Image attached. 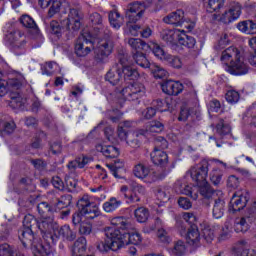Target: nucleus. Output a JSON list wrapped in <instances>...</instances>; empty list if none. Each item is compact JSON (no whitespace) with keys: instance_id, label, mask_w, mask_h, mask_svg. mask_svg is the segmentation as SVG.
<instances>
[{"instance_id":"f257e3e1","label":"nucleus","mask_w":256,"mask_h":256,"mask_svg":"<svg viewBox=\"0 0 256 256\" xmlns=\"http://www.w3.org/2000/svg\"><path fill=\"white\" fill-rule=\"evenodd\" d=\"M112 226L106 227L104 229L105 242H100L97 245V249L101 253H106V251H119L127 245H141L143 242V237L137 231L133 232H123L129 227V220L125 217H114L110 220Z\"/></svg>"},{"instance_id":"f03ea898","label":"nucleus","mask_w":256,"mask_h":256,"mask_svg":"<svg viewBox=\"0 0 256 256\" xmlns=\"http://www.w3.org/2000/svg\"><path fill=\"white\" fill-rule=\"evenodd\" d=\"M222 63H225V71L230 75H247L249 73V65L245 63V57L239 49L231 46L222 52Z\"/></svg>"},{"instance_id":"7ed1b4c3","label":"nucleus","mask_w":256,"mask_h":256,"mask_svg":"<svg viewBox=\"0 0 256 256\" xmlns=\"http://www.w3.org/2000/svg\"><path fill=\"white\" fill-rule=\"evenodd\" d=\"M133 127V122L124 121L118 125L117 135H115V129L108 126L105 129V136L114 145H117L119 141H125L130 147L136 148L139 146V140L134 139V137H141V129L136 132H129L128 129Z\"/></svg>"},{"instance_id":"20e7f679","label":"nucleus","mask_w":256,"mask_h":256,"mask_svg":"<svg viewBox=\"0 0 256 256\" xmlns=\"http://www.w3.org/2000/svg\"><path fill=\"white\" fill-rule=\"evenodd\" d=\"M207 175H209V163L204 162L201 165L193 166L188 172L187 176L191 177L192 181L197 183V187L199 188L200 195L209 199L213 195V189L209 186L207 182Z\"/></svg>"},{"instance_id":"39448f33","label":"nucleus","mask_w":256,"mask_h":256,"mask_svg":"<svg viewBox=\"0 0 256 256\" xmlns=\"http://www.w3.org/2000/svg\"><path fill=\"white\" fill-rule=\"evenodd\" d=\"M78 207L80 212L74 214L72 218V223L74 225L83 223L84 219H95L101 214L99 211V205L91 203L88 196H84L78 201Z\"/></svg>"},{"instance_id":"423d86ee","label":"nucleus","mask_w":256,"mask_h":256,"mask_svg":"<svg viewBox=\"0 0 256 256\" xmlns=\"http://www.w3.org/2000/svg\"><path fill=\"white\" fill-rule=\"evenodd\" d=\"M25 247H31L34 256H51V247L49 245L36 244L33 229L25 228L19 237Z\"/></svg>"},{"instance_id":"0eeeda50","label":"nucleus","mask_w":256,"mask_h":256,"mask_svg":"<svg viewBox=\"0 0 256 256\" xmlns=\"http://www.w3.org/2000/svg\"><path fill=\"white\" fill-rule=\"evenodd\" d=\"M128 185L129 187L127 185H122L120 187V193L123 195L126 203L128 205L139 203V201H141V198L145 196V186L133 180L128 181Z\"/></svg>"},{"instance_id":"6e6552de","label":"nucleus","mask_w":256,"mask_h":256,"mask_svg":"<svg viewBox=\"0 0 256 256\" xmlns=\"http://www.w3.org/2000/svg\"><path fill=\"white\" fill-rule=\"evenodd\" d=\"M113 41L109 38L94 39V59L96 63H105L107 57L113 53Z\"/></svg>"},{"instance_id":"1a4fd4ad","label":"nucleus","mask_w":256,"mask_h":256,"mask_svg":"<svg viewBox=\"0 0 256 256\" xmlns=\"http://www.w3.org/2000/svg\"><path fill=\"white\" fill-rule=\"evenodd\" d=\"M95 47V38L90 32L84 31L79 36L75 44V53L77 57H87Z\"/></svg>"},{"instance_id":"9d476101","label":"nucleus","mask_w":256,"mask_h":256,"mask_svg":"<svg viewBox=\"0 0 256 256\" xmlns=\"http://www.w3.org/2000/svg\"><path fill=\"white\" fill-rule=\"evenodd\" d=\"M120 97L125 101H137L145 97V85L139 82L125 85L120 91Z\"/></svg>"},{"instance_id":"9b49d317","label":"nucleus","mask_w":256,"mask_h":256,"mask_svg":"<svg viewBox=\"0 0 256 256\" xmlns=\"http://www.w3.org/2000/svg\"><path fill=\"white\" fill-rule=\"evenodd\" d=\"M133 173L137 179H140V181H143L144 183H155L157 179H161V176H159L157 172L149 169V167L142 163L134 166Z\"/></svg>"},{"instance_id":"f8f14e48","label":"nucleus","mask_w":256,"mask_h":256,"mask_svg":"<svg viewBox=\"0 0 256 256\" xmlns=\"http://www.w3.org/2000/svg\"><path fill=\"white\" fill-rule=\"evenodd\" d=\"M249 193L246 190H238L236 191L229 204V211L231 213H237V211H241V209H245L248 201Z\"/></svg>"},{"instance_id":"ddd939ff","label":"nucleus","mask_w":256,"mask_h":256,"mask_svg":"<svg viewBox=\"0 0 256 256\" xmlns=\"http://www.w3.org/2000/svg\"><path fill=\"white\" fill-rule=\"evenodd\" d=\"M178 229L180 231V235H185L186 243H188V245H191L192 247H199V243H201V233H199V228H197L196 225H191L186 234L185 225L178 224Z\"/></svg>"},{"instance_id":"4468645a","label":"nucleus","mask_w":256,"mask_h":256,"mask_svg":"<svg viewBox=\"0 0 256 256\" xmlns=\"http://www.w3.org/2000/svg\"><path fill=\"white\" fill-rule=\"evenodd\" d=\"M241 17V4L234 3L230 6V8L216 16L218 21L222 23L229 24L233 23V21H237Z\"/></svg>"},{"instance_id":"2eb2a0df","label":"nucleus","mask_w":256,"mask_h":256,"mask_svg":"<svg viewBox=\"0 0 256 256\" xmlns=\"http://www.w3.org/2000/svg\"><path fill=\"white\" fill-rule=\"evenodd\" d=\"M147 10V6L143 2H134L128 6V10L126 12V17L128 21H132L133 23H137V21L141 20V17L145 15V11Z\"/></svg>"},{"instance_id":"dca6fc26","label":"nucleus","mask_w":256,"mask_h":256,"mask_svg":"<svg viewBox=\"0 0 256 256\" xmlns=\"http://www.w3.org/2000/svg\"><path fill=\"white\" fill-rule=\"evenodd\" d=\"M83 15L75 8L70 9L68 19L62 21V25L66 27L68 31H79L81 29V18Z\"/></svg>"},{"instance_id":"f3484780","label":"nucleus","mask_w":256,"mask_h":256,"mask_svg":"<svg viewBox=\"0 0 256 256\" xmlns=\"http://www.w3.org/2000/svg\"><path fill=\"white\" fill-rule=\"evenodd\" d=\"M36 225L38 229L46 235V237H49L52 239V241H55V229H57V222L53 220V217L48 218H41L39 221L36 222Z\"/></svg>"},{"instance_id":"a211bd4d","label":"nucleus","mask_w":256,"mask_h":256,"mask_svg":"<svg viewBox=\"0 0 256 256\" xmlns=\"http://www.w3.org/2000/svg\"><path fill=\"white\" fill-rule=\"evenodd\" d=\"M119 64L121 73L124 74L125 81H135V79H139V72L131 65L127 57L120 58Z\"/></svg>"},{"instance_id":"6ab92c4d","label":"nucleus","mask_w":256,"mask_h":256,"mask_svg":"<svg viewBox=\"0 0 256 256\" xmlns=\"http://www.w3.org/2000/svg\"><path fill=\"white\" fill-rule=\"evenodd\" d=\"M25 83V78L23 76H19L18 78L9 79L8 82L5 80H0V97H5L6 93H8L9 88L19 89Z\"/></svg>"},{"instance_id":"aec40b11","label":"nucleus","mask_w":256,"mask_h":256,"mask_svg":"<svg viewBox=\"0 0 256 256\" xmlns=\"http://www.w3.org/2000/svg\"><path fill=\"white\" fill-rule=\"evenodd\" d=\"M54 241L56 239H63L64 241H74V239L77 237V234L75 231L71 230V226L64 225L59 227L57 224V228L54 230Z\"/></svg>"},{"instance_id":"412c9836","label":"nucleus","mask_w":256,"mask_h":256,"mask_svg":"<svg viewBox=\"0 0 256 256\" xmlns=\"http://www.w3.org/2000/svg\"><path fill=\"white\" fill-rule=\"evenodd\" d=\"M183 30L181 29H164L162 30L160 37L164 40L168 45H179V39H181V35Z\"/></svg>"},{"instance_id":"4be33fe9","label":"nucleus","mask_w":256,"mask_h":256,"mask_svg":"<svg viewBox=\"0 0 256 256\" xmlns=\"http://www.w3.org/2000/svg\"><path fill=\"white\" fill-rule=\"evenodd\" d=\"M163 93L166 95H179L183 92V84L175 80H166L161 84Z\"/></svg>"},{"instance_id":"5701e85b","label":"nucleus","mask_w":256,"mask_h":256,"mask_svg":"<svg viewBox=\"0 0 256 256\" xmlns=\"http://www.w3.org/2000/svg\"><path fill=\"white\" fill-rule=\"evenodd\" d=\"M164 23L167 25H174L175 27H181L185 22V12L183 10H176L171 12L163 18Z\"/></svg>"},{"instance_id":"b1692460","label":"nucleus","mask_w":256,"mask_h":256,"mask_svg":"<svg viewBox=\"0 0 256 256\" xmlns=\"http://www.w3.org/2000/svg\"><path fill=\"white\" fill-rule=\"evenodd\" d=\"M165 129V126L160 121H150L146 125V129H140V136L153 135L154 133H161Z\"/></svg>"},{"instance_id":"393cba45","label":"nucleus","mask_w":256,"mask_h":256,"mask_svg":"<svg viewBox=\"0 0 256 256\" xmlns=\"http://www.w3.org/2000/svg\"><path fill=\"white\" fill-rule=\"evenodd\" d=\"M106 81L111 85H119L121 83V66L120 64L114 65L106 74Z\"/></svg>"},{"instance_id":"a878e982","label":"nucleus","mask_w":256,"mask_h":256,"mask_svg":"<svg viewBox=\"0 0 256 256\" xmlns=\"http://www.w3.org/2000/svg\"><path fill=\"white\" fill-rule=\"evenodd\" d=\"M149 51H152V54L158 61H166V59H169V53L165 51L164 47H161L157 42H150L149 44Z\"/></svg>"},{"instance_id":"bb28decb","label":"nucleus","mask_w":256,"mask_h":256,"mask_svg":"<svg viewBox=\"0 0 256 256\" xmlns=\"http://www.w3.org/2000/svg\"><path fill=\"white\" fill-rule=\"evenodd\" d=\"M128 45L133 51H136V53H149V44L140 38H129Z\"/></svg>"},{"instance_id":"cd10ccee","label":"nucleus","mask_w":256,"mask_h":256,"mask_svg":"<svg viewBox=\"0 0 256 256\" xmlns=\"http://www.w3.org/2000/svg\"><path fill=\"white\" fill-rule=\"evenodd\" d=\"M96 150L99 153H102L104 157H108L110 159H115L119 155V148L113 146V145H102L98 144L96 146Z\"/></svg>"},{"instance_id":"c85d7f7f","label":"nucleus","mask_w":256,"mask_h":256,"mask_svg":"<svg viewBox=\"0 0 256 256\" xmlns=\"http://www.w3.org/2000/svg\"><path fill=\"white\" fill-rule=\"evenodd\" d=\"M87 251V239L85 237H80L75 241L72 249L71 256H83Z\"/></svg>"},{"instance_id":"c756f323","label":"nucleus","mask_w":256,"mask_h":256,"mask_svg":"<svg viewBox=\"0 0 256 256\" xmlns=\"http://www.w3.org/2000/svg\"><path fill=\"white\" fill-rule=\"evenodd\" d=\"M151 159L154 165H167L169 161L167 153L157 148L151 153Z\"/></svg>"},{"instance_id":"7c9ffc66","label":"nucleus","mask_w":256,"mask_h":256,"mask_svg":"<svg viewBox=\"0 0 256 256\" xmlns=\"http://www.w3.org/2000/svg\"><path fill=\"white\" fill-rule=\"evenodd\" d=\"M237 29H239L241 33H246V35H256V23L253 22V20L239 22Z\"/></svg>"},{"instance_id":"2f4dec72","label":"nucleus","mask_w":256,"mask_h":256,"mask_svg":"<svg viewBox=\"0 0 256 256\" xmlns=\"http://www.w3.org/2000/svg\"><path fill=\"white\" fill-rule=\"evenodd\" d=\"M153 107H155V109L161 113H165V111H172L173 100H171V98H167L165 100H155L153 102Z\"/></svg>"},{"instance_id":"473e14b6","label":"nucleus","mask_w":256,"mask_h":256,"mask_svg":"<svg viewBox=\"0 0 256 256\" xmlns=\"http://www.w3.org/2000/svg\"><path fill=\"white\" fill-rule=\"evenodd\" d=\"M121 205H123L121 200L111 197L103 204V209L105 213H113V211H117Z\"/></svg>"},{"instance_id":"72a5a7b5","label":"nucleus","mask_w":256,"mask_h":256,"mask_svg":"<svg viewBox=\"0 0 256 256\" xmlns=\"http://www.w3.org/2000/svg\"><path fill=\"white\" fill-rule=\"evenodd\" d=\"M176 191L182 195H190L192 199H197L198 197L197 194H193V187L187 183H181L180 181L176 183Z\"/></svg>"},{"instance_id":"f704fd0d","label":"nucleus","mask_w":256,"mask_h":256,"mask_svg":"<svg viewBox=\"0 0 256 256\" xmlns=\"http://www.w3.org/2000/svg\"><path fill=\"white\" fill-rule=\"evenodd\" d=\"M133 59L139 67H142L143 69H149V67L152 65L151 62H149V59H147V56L143 52H136L133 55Z\"/></svg>"},{"instance_id":"c9c22d12","label":"nucleus","mask_w":256,"mask_h":256,"mask_svg":"<svg viewBox=\"0 0 256 256\" xmlns=\"http://www.w3.org/2000/svg\"><path fill=\"white\" fill-rule=\"evenodd\" d=\"M8 39L10 43L14 45V47H23V45H25V38L23 37V34H21L20 31L10 33L8 35Z\"/></svg>"},{"instance_id":"e433bc0d","label":"nucleus","mask_w":256,"mask_h":256,"mask_svg":"<svg viewBox=\"0 0 256 256\" xmlns=\"http://www.w3.org/2000/svg\"><path fill=\"white\" fill-rule=\"evenodd\" d=\"M108 19L110 21L111 27L114 29H119L123 25V16L119 14L116 10L109 13Z\"/></svg>"},{"instance_id":"4c0bfd02","label":"nucleus","mask_w":256,"mask_h":256,"mask_svg":"<svg viewBox=\"0 0 256 256\" xmlns=\"http://www.w3.org/2000/svg\"><path fill=\"white\" fill-rule=\"evenodd\" d=\"M195 43V38L188 36L187 33H185V30H182V34L180 35L178 45L188 47V49H193V47H195Z\"/></svg>"},{"instance_id":"58836bf2","label":"nucleus","mask_w":256,"mask_h":256,"mask_svg":"<svg viewBox=\"0 0 256 256\" xmlns=\"http://www.w3.org/2000/svg\"><path fill=\"white\" fill-rule=\"evenodd\" d=\"M223 213H225V201L218 199L215 201L212 215L214 219H221V217H223Z\"/></svg>"},{"instance_id":"ea45409f","label":"nucleus","mask_w":256,"mask_h":256,"mask_svg":"<svg viewBox=\"0 0 256 256\" xmlns=\"http://www.w3.org/2000/svg\"><path fill=\"white\" fill-rule=\"evenodd\" d=\"M148 69L151 71L155 79H163V77H167V70L155 63L150 64Z\"/></svg>"},{"instance_id":"a19ab883","label":"nucleus","mask_w":256,"mask_h":256,"mask_svg":"<svg viewBox=\"0 0 256 256\" xmlns=\"http://www.w3.org/2000/svg\"><path fill=\"white\" fill-rule=\"evenodd\" d=\"M134 217L138 223H145L149 219V210L145 207H139L134 211Z\"/></svg>"},{"instance_id":"79ce46f5","label":"nucleus","mask_w":256,"mask_h":256,"mask_svg":"<svg viewBox=\"0 0 256 256\" xmlns=\"http://www.w3.org/2000/svg\"><path fill=\"white\" fill-rule=\"evenodd\" d=\"M192 115H195V108H189V106L184 105V106L181 107V111H180V115L178 117V120L179 121H186L190 117H192Z\"/></svg>"},{"instance_id":"37998d69","label":"nucleus","mask_w":256,"mask_h":256,"mask_svg":"<svg viewBox=\"0 0 256 256\" xmlns=\"http://www.w3.org/2000/svg\"><path fill=\"white\" fill-rule=\"evenodd\" d=\"M87 163H89V158H87V157L78 158L74 161H71L68 164V169H70V170L83 169V167H85V165H87Z\"/></svg>"},{"instance_id":"c03bdc74","label":"nucleus","mask_w":256,"mask_h":256,"mask_svg":"<svg viewBox=\"0 0 256 256\" xmlns=\"http://www.w3.org/2000/svg\"><path fill=\"white\" fill-rule=\"evenodd\" d=\"M249 229V218H241L235 223L236 233H245Z\"/></svg>"},{"instance_id":"a18cd8bd","label":"nucleus","mask_w":256,"mask_h":256,"mask_svg":"<svg viewBox=\"0 0 256 256\" xmlns=\"http://www.w3.org/2000/svg\"><path fill=\"white\" fill-rule=\"evenodd\" d=\"M187 252V247L185 246V242L179 240L174 244L172 249V255L175 256H183Z\"/></svg>"},{"instance_id":"49530a36","label":"nucleus","mask_w":256,"mask_h":256,"mask_svg":"<svg viewBox=\"0 0 256 256\" xmlns=\"http://www.w3.org/2000/svg\"><path fill=\"white\" fill-rule=\"evenodd\" d=\"M123 167H125V164L121 160L116 161L112 165H108L110 172L116 179H119V173H121V169H123Z\"/></svg>"},{"instance_id":"de8ad7c7","label":"nucleus","mask_w":256,"mask_h":256,"mask_svg":"<svg viewBox=\"0 0 256 256\" xmlns=\"http://www.w3.org/2000/svg\"><path fill=\"white\" fill-rule=\"evenodd\" d=\"M165 63H168L170 67H173L174 69H181L183 67V61L178 56H173L171 54H168V59L164 61Z\"/></svg>"},{"instance_id":"09e8293b","label":"nucleus","mask_w":256,"mask_h":256,"mask_svg":"<svg viewBox=\"0 0 256 256\" xmlns=\"http://www.w3.org/2000/svg\"><path fill=\"white\" fill-rule=\"evenodd\" d=\"M225 5V0H209L207 11L208 13H215L218 9H221Z\"/></svg>"},{"instance_id":"8fccbe9b","label":"nucleus","mask_w":256,"mask_h":256,"mask_svg":"<svg viewBox=\"0 0 256 256\" xmlns=\"http://www.w3.org/2000/svg\"><path fill=\"white\" fill-rule=\"evenodd\" d=\"M223 178V171L219 168H214L210 173V181L213 185H219L221 179Z\"/></svg>"},{"instance_id":"3c124183","label":"nucleus","mask_w":256,"mask_h":256,"mask_svg":"<svg viewBox=\"0 0 256 256\" xmlns=\"http://www.w3.org/2000/svg\"><path fill=\"white\" fill-rule=\"evenodd\" d=\"M126 27H127L128 31H130L131 35H133L134 37H138L139 34H141V29L143 26L136 24L133 21L128 20Z\"/></svg>"},{"instance_id":"603ef678","label":"nucleus","mask_w":256,"mask_h":256,"mask_svg":"<svg viewBox=\"0 0 256 256\" xmlns=\"http://www.w3.org/2000/svg\"><path fill=\"white\" fill-rule=\"evenodd\" d=\"M20 23L28 29H37V24L35 23V20H33V18H31V16L29 15H23L20 18Z\"/></svg>"},{"instance_id":"864d4df0","label":"nucleus","mask_w":256,"mask_h":256,"mask_svg":"<svg viewBox=\"0 0 256 256\" xmlns=\"http://www.w3.org/2000/svg\"><path fill=\"white\" fill-rule=\"evenodd\" d=\"M24 229H33L34 225H37V219L33 215H26L23 220Z\"/></svg>"},{"instance_id":"5fc2aeb1","label":"nucleus","mask_w":256,"mask_h":256,"mask_svg":"<svg viewBox=\"0 0 256 256\" xmlns=\"http://www.w3.org/2000/svg\"><path fill=\"white\" fill-rule=\"evenodd\" d=\"M59 11H61V0H53V4L48 11V17L57 15Z\"/></svg>"},{"instance_id":"6e6d98bb","label":"nucleus","mask_w":256,"mask_h":256,"mask_svg":"<svg viewBox=\"0 0 256 256\" xmlns=\"http://www.w3.org/2000/svg\"><path fill=\"white\" fill-rule=\"evenodd\" d=\"M226 101L228 103H237L239 101V92L235 90H230L226 93Z\"/></svg>"},{"instance_id":"4d7b16f0","label":"nucleus","mask_w":256,"mask_h":256,"mask_svg":"<svg viewBox=\"0 0 256 256\" xmlns=\"http://www.w3.org/2000/svg\"><path fill=\"white\" fill-rule=\"evenodd\" d=\"M71 205V196H62L60 200H58L56 207L58 209H65V207H69Z\"/></svg>"},{"instance_id":"13d9d810","label":"nucleus","mask_w":256,"mask_h":256,"mask_svg":"<svg viewBox=\"0 0 256 256\" xmlns=\"http://www.w3.org/2000/svg\"><path fill=\"white\" fill-rule=\"evenodd\" d=\"M50 27L52 35H56V37H59L63 33V28L61 27V25H59V22L57 21H52L50 23Z\"/></svg>"},{"instance_id":"bf43d9fd","label":"nucleus","mask_w":256,"mask_h":256,"mask_svg":"<svg viewBox=\"0 0 256 256\" xmlns=\"http://www.w3.org/2000/svg\"><path fill=\"white\" fill-rule=\"evenodd\" d=\"M156 197L162 201V203H167V201H169V192H167L165 188H160L156 193Z\"/></svg>"},{"instance_id":"052dcab7","label":"nucleus","mask_w":256,"mask_h":256,"mask_svg":"<svg viewBox=\"0 0 256 256\" xmlns=\"http://www.w3.org/2000/svg\"><path fill=\"white\" fill-rule=\"evenodd\" d=\"M91 231H92L91 223L85 222V221L80 223L79 232L81 233V235H91Z\"/></svg>"},{"instance_id":"680f3d73","label":"nucleus","mask_w":256,"mask_h":256,"mask_svg":"<svg viewBox=\"0 0 256 256\" xmlns=\"http://www.w3.org/2000/svg\"><path fill=\"white\" fill-rule=\"evenodd\" d=\"M51 183L53 187H55V189H59V191H63V189H65V183L59 176L52 177Z\"/></svg>"},{"instance_id":"e2e57ef3","label":"nucleus","mask_w":256,"mask_h":256,"mask_svg":"<svg viewBox=\"0 0 256 256\" xmlns=\"http://www.w3.org/2000/svg\"><path fill=\"white\" fill-rule=\"evenodd\" d=\"M157 237L159 241H161V243H169V241H171V238L167 234V231H165V229L163 228L158 229Z\"/></svg>"},{"instance_id":"0e129e2a","label":"nucleus","mask_w":256,"mask_h":256,"mask_svg":"<svg viewBox=\"0 0 256 256\" xmlns=\"http://www.w3.org/2000/svg\"><path fill=\"white\" fill-rule=\"evenodd\" d=\"M38 213L41 215H47V213H51V206L47 202H41L37 206Z\"/></svg>"},{"instance_id":"69168bd1","label":"nucleus","mask_w":256,"mask_h":256,"mask_svg":"<svg viewBox=\"0 0 256 256\" xmlns=\"http://www.w3.org/2000/svg\"><path fill=\"white\" fill-rule=\"evenodd\" d=\"M178 205L179 207L185 210L191 209V207H193V204L191 203V201L185 197L179 198Z\"/></svg>"},{"instance_id":"338daca9","label":"nucleus","mask_w":256,"mask_h":256,"mask_svg":"<svg viewBox=\"0 0 256 256\" xmlns=\"http://www.w3.org/2000/svg\"><path fill=\"white\" fill-rule=\"evenodd\" d=\"M92 25H101L103 23V18L101 17V14L94 12L89 17Z\"/></svg>"},{"instance_id":"774afa93","label":"nucleus","mask_w":256,"mask_h":256,"mask_svg":"<svg viewBox=\"0 0 256 256\" xmlns=\"http://www.w3.org/2000/svg\"><path fill=\"white\" fill-rule=\"evenodd\" d=\"M66 187H68L69 191H73L75 187H77V179L73 178V176H67L65 178Z\"/></svg>"}]
</instances>
